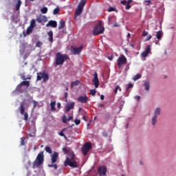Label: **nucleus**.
Returning a JSON list of instances; mask_svg holds the SVG:
<instances>
[{
    "instance_id": "603ef678",
    "label": "nucleus",
    "mask_w": 176,
    "mask_h": 176,
    "mask_svg": "<svg viewBox=\"0 0 176 176\" xmlns=\"http://www.w3.org/2000/svg\"><path fill=\"white\" fill-rule=\"evenodd\" d=\"M151 39H152V35L150 34V35H148V37L146 38V41H151Z\"/></svg>"
},
{
    "instance_id": "f03ea898",
    "label": "nucleus",
    "mask_w": 176,
    "mask_h": 176,
    "mask_svg": "<svg viewBox=\"0 0 176 176\" xmlns=\"http://www.w3.org/2000/svg\"><path fill=\"white\" fill-rule=\"evenodd\" d=\"M30 105H32V111L36 108V102L32 100L31 102L28 100H24L23 102H21L19 109L20 111H27L30 107Z\"/></svg>"
},
{
    "instance_id": "de8ad7c7",
    "label": "nucleus",
    "mask_w": 176,
    "mask_h": 176,
    "mask_svg": "<svg viewBox=\"0 0 176 176\" xmlns=\"http://www.w3.org/2000/svg\"><path fill=\"white\" fill-rule=\"evenodd\" d=\"M134 98L135 100H137V101H140V100H141V97L140 96H135Z\"/></svg>"
},
{
    "instance_id": "5701e85b",
    "label": "nucleus",
    "mask_w": 176,
    "mask_h": 176,
    "mask_svg": "<svg viewBox=\"0 0 176 176\" xmlns=\"http://www.w3.org/2000/svg\"><path fill=\"white\" fill-rule=\"evenodd\" d=\"M65 27V21H60L59 25H58V30H63Z\"/></svg>"
},
{
    "instance_id": "f3484780",
    "label": "nucleus",
    "mask_w": 176,
    "mask_h": 176,
    "mask_svg": "<svg viewBox=\"0 0 176 176\" xmlns=\"http://www.w3.org/2000/svg\"><path fill=\"white\" fill-rule=\"evenodd\" d=\"M57 159H58V153L54 152L53 155H52V164H54L56 162H57Z\"/></svg>"
},
{
    "instance_id": "ea45409f",
    "label": "nucleus",
    "mask_w": 176,
    "mask_h": 176,
    "mask_svg": "<svg viewBox=\"0 0 176 176\" xmlns=\"http://www.w3.org/2000/svg\"><path fill=\"white\" fill-rule=\"evenodd\" d=\"M36 21L38 22V23H42V21H43V19L41 17V16H38L37 18H36Z\"/></svg>"
},
{
    "instance_id": "473e14b6",
    "label": "nucleus",
    "mask_w": 176,
    "mask_h": 176,
    "mask_svg": "<svg viewBox=\"0 0 176 176\" xmlns=\"http://www.w3.org/2000/svg\"><path fill=\"white\" fill-rule=\"evenodd\" d=\"M138 79H141V74H138L133 77V80H138Z\"/></svg>"
},
{
    "instance_id": "37998d69",
    "label": "nucleus",
    "mask_w": 176,
    "mask_h": 176,
    "mask_svg": "<svg viewBox=\"0 0 176 176\" xmlns=\"http://www.w3.org/2000/svg\"><path fill=\"white\" fill-rule=\"evenodd\" d=\"M74 119V116H68V118H67V122H71V120H72Z\"/></svg>"
},
{
    "instance_id": "79ce46f5",
    "label": "nucleus",
    "mask_w": 176,
    "mask_h": 176,
    "mask_svg": "<svg viewBox=\"0 0 176 176\" xmlns=\"http://www.w3.org/2000/svg\"><path fill=\"white\" fill-rule=\"evenodd\" d=\"M48 167H54L55 170H57V164H48Z\"/></svg>"
},
{
    "instance_id": "20e7f679",
    "label": "nucleus",
    "mask_w": 176,
    "mask_h": 176,
    "mask_svg": "<svg viewBox=\"0 0 176 176\" xmlns=\"http://www.w3.org/2000/svg\"><path fill=\"white\" fill-rule=\"evenodd\" d=\"M67 60V54H63L61 52L56 54L55 65H63Z\"/></svg>"
},
{
    "instance_id": "9d476101",
    "label": "nucleus",
    "mask_w": 176,
    "mask_h": 176,
    "mask_svg": "<svg viewBox=\"0 0 176 176\" xmlns=\"http://www.w3.org/2000/svg\"><path fill=\"white\" fill-rule=\"evenodd\" d=\"M82 50H83V45H81L78 47H72L71 48L72 54H74V56H78L80 54Z\"/></svg>"
},
{
    "instance_id": "4d7b16f0",
    "label": "nucleus",
    "mask_w": 176,
    "mask_h": 176,
    "mask_svg": "<svg viewBox=\"0 0 176 176\" xmlns=\"http://www.w3.org/2000/svg\"><path fill=\"white\" fill-rule=\"evenodd\" d=\"M57 108H58V109L61 108V103H60V102L57 103Z\"/></svg>"
},
{
    "instance_id": "39448f33",
    "label": "nucleus",
    "mask_w": 176,
    "mask_h": 176,
    "mask_svg": "<svg viewBox=\"0 0 176 176\" xmlns=\"http://www.w3.org/2000/svg\"><path fill=\"white\" fill-rule=\"evenodd\" d=\"M87 2V0H81L80 1L78 6L75 11V14H74L75 20H76V17L78 16H80V14H82V12H83V8H85V5H86Z\"/></svg>"
},
{
    "instance_id": "1a4fd4ad",
    "label": "nucleus",
    "mask_w": 176,
    "mask_h": 176,
    "mask_svg": "<svg viewBox=\"0 0 176 176\" xmlns=\"http://www.w3.org/2000/svg\"><path fill=\"white\" fill-rule=\"evenodd\" d=\"M91 149V142H86L82 148V152L85 156L89 153V151Z\"/></svg>"
},
{
    "instance_id": "a211bd4d",
    "label": "nucleus",
    "mask_w": 176,
    "mask_h": 176,
    "mask_svg": "<svg viewBox=\"0 0 176 176\" xmlns=\"http://www.w3.org/2000/svg\"><path fill=\"white\" fill-rule=\"evenodd\" d=\"M74 107H75V102H69L67 104V110L71 111V109H74Z\"/></svg>"
},
{
    "instance_id": "e2e57ef3",
    "label": "nucleus",
    "mask_w": 176,
    "mask_h": 176,
    "mask_svg": "<svg viewBox=\"0 0 176 176\" xmlns=\"http://www.w3.org/2000/svg\"><path fill=\"white\" fill-rule=\"evenodd\" d=\"M130 36H131V34L130 33L127 34V38H130Z\"/></svg>"
},
{
    "instance_id": "0e129e2a",
    "label": "nucleus",
    "mask_w": 176,
    "mask_h": 176,
    "mask_svg": "<svg viewBox=\"0 0 176 176\" xmlns=\"http://www.w3.org/2000/svg\"><path fill=\"white\" fill-rule=\"evenodd\" d=\"M65 98L67 100V92H65Z\"/></svg>"
},
{
    "instance_id": "c756f323",
    "label": "nucleus",
    "mask_w": 176,
    "mask_h": 176,
    "mask_svg": "<svg viewBox=\"0 0 176 176\" xmlns=\"http://www.w3.org/2000/svg\"><path fill=\"white\" fill-rule=\"evenodd\" d=\"M118 90H119V91H122V88H120V86L119 85H117L114 89L115 94H118Z\"/></svg>"
},
{
    "instance_id": "49530a36",
    "label": "nucleus",
    "mask_w": 176,
    "mask_h": 176,
    "mask_svg": "<svg viewBox=\"0 0 176 176\" xmlns=\"http://www.w3.org/2000/svg\"><path fill=\"white\" fill-rule=\"evenodd\" d=\"M133 84H131V83H129V85H128V87H126V91L129 90V89H131V87H133Z\"/></svg>"
},
{
    "instance_id": "aec40b11",
    "label": "nucleus",
    "mask_w": 176,
    "mask_h": 176,
    "mask_svg": "<svg viewBox=\"0 0 176 176\" xmlns=\"http://www.w3.org/2000/svg\"><path fill=\"white\" fill-rule=\"evenodd\" d=\"M51 111H56V100H53L50 103Z\"/></svg>"
},
{
    "instance_id": "f8f14e48",
    "label": "nucleus",
    "mask_w": 176,
    "mask_h": 176,
    "mask_svg": "<svg viewBox=\"0 0 176 176\" xmlns=\"http://www.w3.org/2000/svg\"><path fill=\"white\" fill-rule=\"evenodd\" d=\"M160 115V111H154V116L152 118V124L155 126L156 124L157 117Z\"/></svg>"
},
{
    "instance_id": "864d4df0",
    "label": "nucleus",
    "mask_w": 176,
    "mask_h": 176,
    "mask_svg": "<svg viewBox=\"0 0 176 176\" xmlns=\"http://www.w3.org/2000/svg\"><path fill=\"white\" fill-rule=\"evenodd\" d=\"M146 35H148V32H146V31H143V34H142V36H146Z\"/></svg>"
},
{
    "instance_id": "6ab92c4d",
    "label": "nucleus",
    "mask_w": 176,
    "mask_h": 176,
    "mask_svg": "<svg viewBox=\"0 0 176 176\" xmlns=\"http://www.w3.org/2000/svg\"><path fill=\"white\" fill-rule=\"evenodd\" d=\"M47 35L49 36V41L51 42V43H53V31L50 30L47 32Z\"/></svg>"
},
{
    "instance_id": "7ed1b4c3",
    "label": "nucleus",
    "mask_w": 176,
    "mask_h": 176,
    "mask_svg": "<svg viewBox=\"0 0 176 176\" xmlns=\"http://www.w3.org/2000/svg\"><path fill=\"white\" fill-rule=\"evenodd\" d=\"M45 156L43 155V151L39 153L33 162V168H36V167H41L43 164V161Z\"/></svg>"
},
{
    "instance_id": "bb28decb",
    "label": "nucleus",
    "mask_w": 176,
    "mask_h": 176,
    "mask_svg": "<svg viewBox=\"0 0 176 176\" xmlns=\"http://www.w3.org/2000/svg\"><path fill=\"white\" fill-rule=\"evenodd\" d=\"M20 86H27V87H29V86H30V81H22L20 83Z\"/></svg>"
},
{
    "instance_id": "4468645a",
    "label": "nucleus",
    "mask_w": 176,
    "mask_h": 176,
    "mask_svg": "<svg viewBox=\"0 0 176 176\" xmlns=\"http://www.w3.org/2000/svg\"><path fill=\"white\" fill-rule=\"evenodd\" d=\"M98 171L100 176L106 175L107 168L105 166H99Z\"/></svg>"
},
{
    "instance_id": "cd10ccee",
    "label": "nucleus",
    "mask_w": 176,
    "mask_h": 176,
    "mask_svg": "<svg viewBox=\"0 0 176 176\" xmlns=\"http://www.w3.org/2000/svg\"><path fill=\"white\" fill-rule=\"evenodd\" d=\"M65 130H67L66 129H63L60 133H59V135H60V137H64V138H65V140H67V136L65 135V134H64V131H65Z\"/></svg>"
},
{
    "instance_id": "680f3d73",
    "label": "nucleus",
    "mask_w": 176,
    "mask_h": 176,
    "mask_svg": "<svg viewBox=\"0 0 176 176\" xmlns=\"http://www.w3.org/2000/svg\"><path fill=\"white\" fill-rule=\"evenodd\" d=\"M64 166H65V167H67V160H65V162H64Z\"/></svg>"
},
{
    "instance_id": "2eb2a0df",
    "label": "nucleus",
    "mask_w": 176,
    "mask_h": 176,
    "mask_svg": "<svg viewBox=\"0 0 176 176\" xmlns=\"http://www.w3.org/2000/svg\"><path fill=\"white\" fill-rule=\"evenodd\" d=\"M151 52V45H147L144 52L141 54L142 57H146L148 54Z\"/></svg>"
},
{
    "instance_id": "69168bd1",
    "label": "nucleus",
    "mask_w": 176,
    "mask_h": 176,
    "mask_svg": "<svg viewBox=\"0 0 176 176\" xmlns=\"http://www.w3.org/2000/svg\"><path fill=\"white\" fill-rule=\"evenodd\" d=\"M73 126H74V124H72V125H69V126H67V129L69 128V127H73Z\"/></svg>"
},
{
    "instance_id": "9b49d317",
    "label": "nucleus",
    "mask_w": 176,
    "mask_h": 176,
    "mask_svg": "<svg viewBox=\"0 0 176 176\" xmlns=\"http://www.w3.org/2000/svg\"><path fill=\"white\" fill-rule=\"evenodd\" d=\"M92 82L94 83L96 89L100 86V80H98V74L97 73L94 74Z\"/></svg>"
},
{
    "instance_id": "393cba45",
    "label": "nucleus",
    "mask_w": 176,
    "mask_h": 176,
    "mask_svg": "<svg viewBox=\"0 0 176 176\" xmlns=\"http://www.w3.org/2000/svg\"><path fill=\"white\" fill-rule=\"evenodd\" d=\"M21 115H24V120H28V113L25 111H21Z\"/></svg>"
},
{
    "instance_id": "4be33fe9",
    "label": "nucleus",
    "mask_w": 176,
    "mask_h": 176,
    "mask_svg": "<svg viewBox=\"0 0 176 176\" xmlns=\"http://www.w3.org/2000/svg\"><path fill=\"white\" fill-rule=\"evenodd\" d=\"M155 36L158 41H160V39H162V37L163 36V34L160 31H158L156 32Z\"/></svg>"
},
{
    "instance_id": "774afa93",
    "label": "nucleus",
    "mask_w": 176,
    "mask_h": 176,
    "mask_svg": "<svg viewBox=\"0 0 176 176\" xmlns=\"http://www.w3.org/2000/svg\"><path fill=\"white\" fill-rule=\"evenodd\" d=\"M109 24H111V18L109 19Z\"/></svg>"
},
{
    "instance_id": "3c124183",
    "label": "nucleus",
    "mask_w": 176,
    "mask_h": 176,
    "mask_svg": "<svg viewBox=\"0 0 176 176\" xmlns=\"http://www.w3.org/2000/svg\"><path fill=\"white\" fill-rule=\"evenodd\" d=\"M63 123H67V117L65 116H64L63 118Z\"/></svg>"
},
{
    "instance_id": "dca6fc26",
    "label": "nucleus",
    "mask_w": 176,
    "mask_h": 176,
    "mask_svg": "<svg viewBox=\"0 0 176 176\" xmlns=\"http://www.w3.org/2000/svg\"><path fill=\"white\" fill-rule=\"evenodd\" d=\"M46 27H52V28H57V21H49V22L46 24Z\"/></svg>"
},
{
    "instance_id": "6e6d98bb",
    "label": "nucleus",
    "mask_w": 176,
    "mask_h": 176,
    "mask_svg": "<svg viewBox=\"0 0 176 176\" xmlns=\"http://www.w3.org/2000/svg\"><path fill=\"white\" fill-rule=\"evenodd\" d=\"M102 135H103V137H108V133H107V132H103V133H102Z\"/></svg>"
},
{
    "instance_id": "72a5a7b5",
    "label": "nucleus",
    "mask_w": 176,
    "mask_h": 176,
    "mask_svg": "<svg viewBox=\"0 0 176 176\" xmlns=\"http://www.w3.org/2000/svg\"><path fill=\"white\" fill-rule=\"evenodd\" d=\"M80 83L79 80H76L72 82V87H74V86H78Z\"/></svg>"
},
{
    "instance_id": "0eeeda50",
    "label": "nucleus",
    "mask_w": 176,
    "mask_h": 176,
    "mask_svg": "<svg viewBox=\"0 0 176 176\" xmlns=\"http://www.w3.org/2000/svg\"><path fill=\"white\" fill-rule=\"evenodd\" d=\"M43 80V82H47L49 80V74L46 72H41L37 73L36 80Z\"/></svg>"
},
{
    "instance_id": "13d9d810",
    "label": "nucleus",
    "mask_w": 176,
    "mask_h": 176,
    "mask_svg": "<svg viewBox=\"0 0 176 176\" xmlns=\"http://www.w3.org/2000/svg\"><path fill=\"white\" fill-rule=\"evenodd\" d=\"M109 60H110V61H112V60H113V57L112 56H108Z\"/></svg>"
},
{
    "instance_id": "09e8293b",
    "label": "nucleus",
    "mask_w": 176,
    "mask_h": 176,
    "mask_svg": "<svg viewBox=\"0 0 176 176\" xmlns=\"http://www.w3.org/2000/svg\"><path fill=\"white\" fill-rule=\"evenodd\" d=\"M115 8L113 7H110L108 10V12H114Z\"/></svg>"
},
{
    "instance_id": "a878e982",
    "label": "nucleus",
    "mask_w": 176,
    "mask_h": 176,
    "mask_svg": "<svg viewBox=\"0 0 176 176\" xmlns=\"http://www.w3.org/2000/svg\"><path fill=\"white\" fill-rule=\"evenodd\" d=\"M151 87V85L149 84V82L146 81L144 82V89L146 90V91H148L149 89Z\"/></svg>"
},
{
    "instance_id": "f257e3e1",
    "label": "nucleus",
    "mask_w": 176,
    "mask_h": 176,
    "mask_svg": "<svg viewBox=\"0 0 176 176\" xmlns=\"http://www.w3.org/2000/svg\"><path fill=\"white\" fill-rule=\"evenodd\" d=\"M67 166H69L72 168H79V164L76 161L78 158L74 151L67 148Z\"/></svg>"
},
{
    "instance_id": "a18cd8bd",
    "label": "nucleus",
    "mask_w": 176,
    "mask_h": 176,
    "mask_svg": "<svg viewBox=\"0 0 176 176\" xmlns=\"http://www.w3.org/2000/svg\"><path fill=\"white\" fill-rule=\"evenodd\" d=\"M126 6L125 7V9H126V10H129L131 8V6H130V4H129V3H126Z\"/></svg>"
},
{
    "instance_id": "58836bf2",
    "label": "nucleus",
    "mask_w": 176,
    "mask_h": 176,
    "mask_svg": "<svg viewBox=\"0 0 176 176\" xmlns=\"http://www.w3.org/2000/svg\"><path fill=\"white\" fill-rule=\"evenodd\" d=\"M152 4V2L151 1V0H146L144 1V5H146V6H148V5Z\"/></svg>"
},
{
    "instance_id": "2f4dec72",
    "label": "nucleus",
    "mask_w": 176,
    "mask_h": 176,
    "mask_svg": "<svg viewBox=\"0 0 176 176\" xmlns=\"http://www.w3.org/2000/svg\"><path fill=\"white\" fill-rule=\"evenodd\" d=\"M25 145V138H21V146H24Z\"/></svg>"
},
{
    "instance_id": "c85d7f7f",
    "label": "nucleus",
    "mask_w": 176,
    "mask_h": 176,
    "mask_svg": "<svg viewBox=\"0 0 176 176\" xmlns=\"http://www.w3.org/2000/svg\"><path fill=\"white\" fill-rule=\"evenodd\" d=\"M36 25V23H35V19H32L30 22V27L32 28H35Z\"/></svg>"
},
{
    "instance_id": "4c0bfd02",
    "label": "nucleus",
    "mask_w": 176,
    "mask_h": 176,
    "mask_svg": "<svg viewBox=\"0 0 176 176\" xmlns=\"http://www.w3.org/2000/svg\"><path fill=\"white\" fill-rule=\"evenodd\" d=\"M45 152H47V153H52V148L50 146L45 147Z\"/></svg>"
},
{
    "instance_id": "e433bc0d",
    "label": "nucleus",
    "mask_w": 176,
    "mask_h": 176,
    "mask_svg": "<svg viewBox=\"0 0 176 176\" xmlns=\"http://www.w3.org/2000/svg\"><path fill=\"white\" fill-rule=\"evenodd\" d=\"M21 78L23 80H27V79L30 80L31 76L29 75L28 77H25V76H24V74H22Z\"/></svg>"
},
{
    "instance_id": "c03bdc74",
    "label": "nucleus",
    "mask_w": 176,
    "mask_h": 176,
    "mask_svg": "<svg viewBox=\"0 0 176 176\" xmlns=\"http://www.w3.org/2000/svg\"><path fill=\"white\" fill-rule=\"evenodd\" d=\"M120 3H121L122 5L126 6V5H127V1H126V0H122V1H120Z\"/></svg>"
},
{
    "instance_id": "c9c22d12",
    "label": "nucleus",
    "mask_w": 176,
    "mask_h": 176,
    "mask_svg": "<svg viewBox=\"0 0 176 176\" xmlns=\"http://www.w3.org/2000/svg\"><path fill=\"white\" fill-rule=\"evenodd\" d=\"M96 93H97V91L96 89H91L89 94L94 97V96H96Z\"/></svg>"
},
{
    "instance_id": "412c9836",
    "label": "nucleus",
    "mask_w": 176,
    "mask_h": 176,
    "mask_svg": "<svg viewBox=\"0 0 176 176\" xmlns=\"http://www.w3.org/2000/svg\"><path fill=\"white\" fill-rule=\"evenodd\" d=\"M21 3H22L21 0H19L17 1V3L15 5V8L16 11L20 10V7L21 6Z\"/></svg>"
},
{
    "instance_id": "ddd939ff",
    "label": "nucleus",
    "mask_w": 176,
    "mask_h": 176,
    "mask_svg": "<svg viewBox=\"0 0 176 176\" xmlns=\"http://www.w3.org/2000/svg\"><path fill=\"white\" fill-rule=\"evenodd\" d=\"M88 100H89V97H87V96H79L77 98V101L78 102H81L82 104H86V102H87Z\"/></svg>"
},
{
    "instance_id": "b1692460",
    "label": "nucleus",
    "mask_w": 176,
    "mask_h": 176,
    "mask_svg": "<svg viewBox=\"0 0 176 176\" xmlns=\"http://www.w3.org/2000/svg\"><path fill=\"white\" fill-rule=\"evenodd\" d=\"M32 31H34V28H32L31 26H29L27 28L26 33L28 35H30V34H32Z\"/></svg>"
},
{
    "instance_id": "5fc2aeb1",
    "label": "nucleus",
    "mask_w": 176,
    "mask_h": 176,
    "mask_svg": "<svg viewBox=\"0 0 176 176\" xmlns=\"http://www.w3.org/2000/svg\"><path fill=\"white\" fill-rule=\"evenodd\" d=\"M63 151L64 153H67V147L66 146L63 148Z\"/></svg>"
},
{
    "instance_id": "a19ab883",
    "label": "nucleus",
    "mask_w": 176,
    "mask_h": 176,
    "mask_svg": "<svg viewBox=\"0 0 176 176\" xmlns=\"http://www.w3.org/2000/svg\"><path fill=\"white\" fill-rule=\"evenodd\" d=\"M74 123H75V124H76V126L80 124V120H79V119L74 120Z\"/></svg>"
},
{
    "instance_id": "bf43d9fd",
    "label": "nucleus",
    "mask_w": 176,
    "mask_h": 176,
    "mask_svg": "<svg viewBox=\"0 0 176 176\" xmlns=\"http://www.w3.org/2000/svg\"><path fill=\"white\" fill-rule=\"evenodd\" d=\"M131 2H133V0H128V1H126V3L130 5V3H131Z\"/></svg>"
},
{
    "instance_id": "338daca9",
    "label": "nucleus",
    "mask_w": 176,
    "mask_h": 176,
    "mask_svg": "<svg viewBox=\"0 0 176 176\" xmlns=\"http://www.w3.org/2000/svg\"><path fill=\"white\" fill-rule=\"evenodd\" d=\"M155 111H160V108L157 107Z\"/></svg>"
},
{
    "instance_id": "8fccbe9b",
    "label": "nucleus",
    "mask_w": 176,
    "mask_h": 176,
    "mask_svg": "<svg viewBox=\"0 0 176 176\" xmlns=\"http://www.w3.org/2000/svg\"><path fill=\"white\" fill-rule=\"evenodd\" d=\"M113 27H120V24H119L118 22H116L113 25Z\"/></svg>"
},
{
    "instance_id": "f704fd0d",
    "label": "nucleus",
    "mask_w": 176,
    "mask_h": 176,
    "mask_svg": "<svg viewBox=\"0 0 176 176\" xmlns=\"http://www.w3.org/2000/svg\"><path fill=\"white\" fill-rule=\"evenodd\" d=\"M60 13V8H56L53 11V14H58Z\"/></svg>"
},
{
    "instance_id": "6e6552de",
    "label": "nucleus",
    "mask_w": 176,
    "mask_h": 176,
    "mask_svg": "<svg viewBox=\"0 0 176 176\" xmlns=\"http://www.w3.org/2000/svg\"><path fill=\"white\" fill-rule=\"evenodd\" d=\"M124 64H127V58L124 55H120L117 59V65L120 68Z\"/></svg>"
},
{
    "instance_id": "423d86ee",
    "label": "nucleus",
    "mask_w": 176,
    "mask_h": 176,
    "mask_svg": "<svg viewBox=\"0 0 176 176\" xmlns=\"http://www.w3.org/2000/svg\"><path fill=\"white\" fill-rule=\"evenodd\" d=\"M105 31V28L101 25V23H98L96 25L95 28L93 30V35L94 36L97 35H100L101 34H104V32Z\"/></svg>"
},
{
    "instance_id": "052dcab7",
    "label": "nucleus",
    "mask_w": 176,
    "mask_h": 176,
    "mask_svg": "<svg viewBox=\"0 0 176 176\" xmlns=\"http://www.w3.org/2000/svg\"><path fill=\"white\" fill-rule=\"evenodd\" d=\"M105 96H104V95H101L100 96V100H104Z\"/></svg>"
},
{
    "instance_id": "7c9ffc66",
    "label": "nucleus",
    "mask_w": 176,
    "mask_h": 176,
    "mask_svg": "<svg viewBox=\"0 0 176 176\" xmlns=\"http://www.w3.org/2000/svg\"><path fill=\"white\" fill-rule=\"evenodd\" d=\"M41 12L43 13V14H46V13H47V7L41 8Z\"/></svg>"
}]
</instances>
